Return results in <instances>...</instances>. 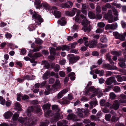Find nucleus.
I'll use <instances>...</instances> for the list:
<instances>
[{
    "label": "nucleus",
    "instance_id": "1",
    "mask_svg": "<svg viewBox=\"0 0 126 126\" xmlns=\"http://www.w3.org/2000/svg\"><path fill=\"white\" fill-rule=\"evenodd\" d=\"M30 13L32 15V17L34 19H36L40 22H43V20L41 18V16L38 14L37 12H36L33 11L32 9H30L29 11Z\"/></svg>",
    "mask_w": 126,
    "mask_h": 126
},
{
    "label": "nucleus",
    "instance_id": "2",
    "mask_svg": "<svg viewBox=\"0 0 126 126\" xmlns=\"http://www.w3.org/2000/svg\"><path fill=\"white\" fill-rule=\"evenodd\" d=\"M88 38L87 37H83V38H80L77 41L78 43L80 44H82L83 43V41L84 42V45L86 47H88L89 46V44L88 41Z\"/></svg>",
    "mask_w": 126,
    "mask_h": 126
},
{
    "label": "nucleus",
    "instance_id": "3",
    "mask_svg": "<svg viewBox=\"0 0 126 126\" xmlns=\"http://www.w3.org/2000/svg\"><path fill=\"white\" fill-rule=\"evenodd\" d=\"M34 120L32 119L31 118L27 119L25 122L24 124L25 126H32L35 123Z\"/></svg>",
    "mask_w": 126,
    "mask_h": 126
},
{
    "label": "nucleus",
    "instance_id": "4",
    "mask_svg": "<svg viewBox=\"0 0 126 126\" xmlns=\"http://www.w3.org/2000/svg\"><path fill=\"white\" fill-rule=\"evenodd\" d=\"M94 93L92 94L91 96V98L94 97L96 94L98 95V98L100 97L103 95V94L102 93V90L99 89H96Z\"/></svg>",
    "mask_w": 126,
    "mask_h": 126
},
{
    "label": "nucleus",
    "instance_id": "5",
    "mask_svg": "<svg viewBox=\"0 0 126 126\" xmlns=\"http://www.w3.org/2000/svg\"><path fill=\"white\" fill-rule=\"evenodd\" d=\"M70 57L69 62L71 63H73L76 62L79 59V57L75 56L74 55L71 54L70 55Z\"/></svg>",
    "mask_w": 126,
    "mask_h": 126
},
{
    "label": "nucleus",
    "instance_id": "6",
    "mask_svg": "<svg viewBox=\"0 0 126 126\" xmlns=\"http://www.w3.org/2000/svg\"><path fill=\"white\" fill-rule=\"evenodd\" d=\"M68 91L67 88L64 89L60 92L57 95L56 97L57 99H60L63 96V94L66 93Z\"/></svg>",
    "mask_w": 126,
    "mask_h": 126
},
{
    "label": "nucleus",
    "instance_id": "7",
    "mask_svg": "<svg viewBox=\"0 0 126 126\" xmlns=\"http://www.w3.org/2000/svg\"><path fill=\"white\" fill-rule=\"evenodd\" d=\"M120 105L119 101L118 100H116L114 101L113 105L110 107V108L117 110L119 108Z\"/></svg>",
    "mask_w": 126,
    "mask_h": 126
},
{
    "label": "nucleus",
    "instance_id": "8",
    "mask_svg": "<svg viewBox=\"0 0 126 126\" xmlns=\"http://www.w3.org/2000/svg\"><path fill=\"white\" fill-rule=\"evenodd\" d=\"M118 60L119 61L118 63L119 66L122 67H125L126 65L125 63V59L122 58H120L118 59Z\"/></svg>",
    "mask_w": 126,
    "mask_h": 126
},
{
    "label": "nucleus",
    "instance_id": "9",
    "mask_svg": "<svg viewBox=\"0 0 126 126\" xmlns=\"http://www.w3.org/2000/svg\"><path fill=\"white\" fill-rule=\"evenodd\" d=\"M117 23H113L111 25L108 24L105 27L106 30H108L109 29L114 30L116 29L117 27Z\"/></svg>",
    "mask_w": 126,
    "mask_h": 126
},
{
    "label": "nucleus",
    "instance_id": "10",
    "mask_svg": "<svg viewBox=\"0 0 126 126\" xmlns=\"http://www.w3.org/2000/svg\"><path fill=\"white\" fill-rule=\"evenodd\" d=\"M77 118L76 115L73 113H69L67 116V119L69 120H71L73 121H76Z\"/></svg>",
    "mask_w": 126,
    "mask_h": 126
},
{
    "label": "nucleus",
    "instance_id": "11",
    "mask_svg": "<svg viewBox=\"0 0 126 126\" xmlns=\"http://www.w3.org/2000/svg\"><path fill=\"white\" fill-rule=\"evenodd\" d=\"M115 78L112 76L108 78L106 81V83L108 85H110L112 83H114L115 80Z\"/></svg>",
    "mask_w": 126,
    "mask_h": 126
},
{
    "label": "nucleus",
    "instance_id": "12",
    "mask_svg": "<svg viewBox=\"0 0 126 126\" xmlns=\"http://www.w3.org/2000/svg\"><path fill=\"white\" fill-rule=\"evenodd\" d=\"M96 89L94 88L93 86H92L90 87L87 90H85V93L88 95H89L90 94V93H89L90 91L92 92L93 94H94V93Z\"/></svg>",
    "mask_w": 126,
    "mask_h": 126
},
{
    "label": "nucleus",
    "instance_id": "13",
    "mask_svg": "<svg viewBox=\"0 0 126 126\" xmlns=\"http://www.w3.org/2000/svg\"><path fill=\"white\" fill-rule=\"evenodd\" d=\"M102 67L104 68H105L109 70H111L112 69H116L117 67L116 66H113V68L112 69L110 65L108 63H104L102 65Z\"/></svg>",
    "mask_w": 126,
    "mask_h": 126
},
{
    "label": "nucleus",
    "instance_id": "14",
    "mask_svg": "<svg viewBox=\"0 0 126 126\" xmlns=\"http://www.w3.org/2000/svg\"><path fill=\"white\" fill-rule=\"evenodd\" d=\"M60 103L62 104H68L69 103V101L67 100V99L66 97H64L59 101Z\"/></svg>",
    "mask_w": 126,
    "mask_h": 126
},
{
    "label": "nucleus",
    "instance_id": "15",
    "mask_svg": "<svg viewBox=\"0 0 126 126\" xmlns=\"http://www.w3.org/2000/svg\"><path fill=\"white\" fill-rule=\"evenodd\" d=\"M89 47L90 48L94 47L96 45L97 42L96 40L93 39L89 42Z\"/></svg>",
    "mask_w": 126,
    "mask_h": 126
},
{
    "label": "nucleus",
    "instance_id": "16",
    "mask_svg": "<svg viewBox=\"0 0 126 126\" xmlns=\"http://www.w3.org/2000/svg\"><path fill=\"white\" fill-rule=\"evenodd\" d=\"M89 108L91 109L93 108V106L95 107L97 105V101L96 100L93 101L89 102Z\"/></svg>",
    "mask_w": 126,
    "mask_h": 126
},
{
    "label": "nucleus",
    "instance_id": "17",
    "mask_svg": "<svg viewBox=\"0 0 126 126\" xmlns=\"http://www.w3.org/2000/svg\"><path fill=\"white\" fill-rule=\"evenodd\" d=\"M120 97L122 99L119 100L120 102L122 103H126V95L124 94H121L120 95Z\"/></svg>",
    "mask_w": 126,
    "mask_h": 126
},
{
    "label": "nucleus",
    "instance_id": "18",
    "mask_svg": "<svg viewBox=\"0 0 126 126\" xmlns=\"http://www.w3.org/2000/svg\"><path fill=\"white\" fill-rule=\"evenodd\" d=\"M58 22L59 24L61 26L64 25L66 23L65 18L64 17H62L60 20L58 21Z\"/></svg>",
    "mask_w": 126,
    "mask_h": 126
},
{
    "label": "nucleus",
    "instance_id": "19",
    "mask_svg": "<svg viewBox=\"0 0 126 126\" xmlns=\"http://www.w3.org/2000/svg\"><path fill=\"white\" fill-rule=\"evenodd\" d=\"M82 28L85 32H89L91 30V27L90 25L84 26Z\"/></svg>",
    "mask_w": 126,
    "mask_h": 126
},
{
    "label": "nucleus",
    "instance_id": "20",
    "mask_svg": "<svg viewBox=\"0 0 126 126\" xmlns=\"http://www.w3.org/2000/svg\"><path fill=\"white\" fill-rule=\"evenodd\" d=\"M12 115L13 113L11 112L8 111L5 113L4 116L5 118L8 119L10 118Z\"/></svg>",
    "mask_w": 126,
    "mask_h": 126
},
{
    "label": "nucleus",
    "instance_id": "21",
    "mask_svg": "<svg viewBox=\"0 0 126 126\" xmlns=\"http://www.w3.org/2000/svg\"><path fill=\"white\" fill-rule=\"evenodd\" d=\"M84 111V110L83 109H79L78 110V112L77 115L79 117L82 118L83 116V113Z\"/></svg>",
    "mask_w": 126,
    "mask_h": 126
},
{
    "label": "nucleus",
    "instance_id": "22",
    "mask_svg": "<svg viewBox=\"0 0 126 126\" xmlns=\"http://www.w3.org/2000/svg\"><path fill=\"white\" fill-rule=\"evenodd\" d=\"M111 53L113 55H116L117 56H120L122 54L121 52L120 51H112Z\"/></svg>",
    "mask_w": 126,
    "mask_h": 126
},
{
    "label": "nucleus",
    "instance_id": "23",
    "mask_svg": "<svg viewBox=\"0 0 126 126\" xmlns=\"http://www.w3.org/2000/svg\"><path fill=\"white\" fill-rule=\"evenodd\" d=\"M33 110V108L32 106H31L30 108H29L27 109V114L28 116H31V112Z\"/></svg>",
    "mask_w": 126,
    "mask_h": 126
},
{
    "label": "nucleus",
    "instance_id": "24",
    "mask_svg": "<svg viewBox=\"0 0 126 126\" xmlns=\"http://www.w3.org/2000/svg\"><path fill=\"white\" fill-rule=\"evenodd\" d=\"M52 108L53 110L56 112H58L60 111L58 105H53L52 106Z\"/></svg>",
    "mask_w": 126,
    "mask_h": 126
},
{
    "label": "nucleus",
    "instance_id": "25",
    "mask_svg": "<svg viewBox=\"0 0 126 126\" xmlns=\"http://www.w3.org/2000/svg\"><path fill=\"white\" fill-rule=\"evenodd\" d=\"M54 15L56 18H59L61 16V13L60 12L56 10L54 11Z\"/></svg>",
    "mask_w": 126,
    "mask_h": 126
},
{
    "label": "nucleus",
    "instance_id": "26",
    "mask_svg": "<svg viewBox=\"0 0 126 126\" xmlns=\"http://www.w3.org/2000/svg\"><path fill=\"white\" fill-rule=\"evenodd\" d=\"M112 16V11L111 10H108V14H105V17L107 19H108L110 16L111 17Z\"/></svg>",
    "mask_w": 126,
    "mask_h": 126
},
{
    "label": "nucleus",
    "instance_id": "27",
    "mask_svg": "<svg viewBox=\"0 0 126 126\" xmlns=\"http://www.w3.org/2000/svg\"><path fill=\"white\" fill-rule=\"evenodd\" d=\"M49 71H46L43 75V78L44 79H47L49 78Z\"/></svg>",
    "mask_w": 126,
    "mask_h": 126
},
{
    "label": "nucleus",
    "instance_id": "28",
    "mask_svg": "<svg viewBox=\"0 0 126 126\" xmlns=\"http://www.w3.org/2000/svg\"><path fill=\"white\" fill-rule=\"evenodd\" d=\"M75 74L74 72H71L68 75V77L71 80H74L75 79Z\"/></svg>",
    "mask_w": 126,
    "mask_h": 126
},
{
    "label": "nucleus",
    "instance_id": "29",
    "mask_svg": "<svg viewBox=\"0 0 126 126\" xmlns=\"http://www.w3.org/2000/svg\"><path fill=\"white\" fill-rule=\"evenodd\" d=\"M50 107V105L48 104H46L42 106L43 109L45 111L47 110H49V109Z\"/></svg>",
    "mask_w": 126,
    "mask_h": 126
},
{
    "label": "nucleus",
    "instance_id": "30",
    "mask_svg": "<svg viewBox=\"0 0 126 126\" xmlns=\"http://www.w3.org/2000/svg\"><path fill=\"white\" fill-rule=\"evenodd\" d=\"M82 22L84 26L90 25L89 24L90 22L87 20L86 18H84L82 20Z\"/></svg>",
    "mask_w": 126,
    "mask_h": 126
},
{
    "label": "nucleus",
    "instance_id": "31",
    "mask_svg": "<svg viewBox=\"0 0 126 126\" xmlns=\"http://www.w3.org/2000/svg\"><path fill=\"white\" fill-rule=\"evenodd\" d=\"M26 120V118H23L19 117L18 119V121L22 124L24 123L25 122Z\"/></svg>",
    "mask_w": 126,
    "mask_h": 126
},
{
    "label": "nucleus",
    "instance_id": "32",
    "mask_svg": "<svg viewBox=\"0 0 126 126\" xmlns=\"http://www.w3.org/2000/svg\"><path fill=\"white\" fill-rule=\"evenodd\" d=\"M95 73L96 74H99L100 76H102L103 75L104 71L103 70H97L95 71Z\"/></svg>",
    "mask_w": 126,
    "mask_h": 126
},
{
    "label": "nucleus",
    "instance_id": "33",
    "mask_svg": "<svg viewBox=\"0 0 126 126\" xmlns=\"http://www.w3.org/2000/svg\"><path fill=\"white\" fill-rule=\"evenodd\" d=\"M88 16L91 19H94L95 17V15L92 11H90L88 12Z\"/></svg>",
    "mask_w": 126,
    "mask_h": 126
},
{
    "label": "nucleus",
    "instance_id": "34",
    "mask_svg": "<svg viewBox=\"0 0 126 126\" xmlns=\"http://www.w3.org/2000/svg\"><path fill=\"white\" fill-rule=\"evenodd\" d=\"M60 114L59 113L57 112L55 113L54 115V119L56 121L58 120L59 119L61 118L60 116Z\"/></svg>",
    "mask_w": 126,
    "mask_h": 126
},
{
    "label": "nucleus",
    "instance_id": "35",
    "mask_svg": "<svg viewBox=\"0 0 126 126\" xmlns=\"http://www.w3.org/2000/svg\"><path fill=\"white\" fill-rule=\"evenodd\" d=\"M60 86H58L55 84L52 85V87L51 88V90L55 92H56L59 88Z\"/></svg>",
    "mask_w": 126,
    "mask_h": 126
},
{
    "label": "nucleus",
    "instance_id": "36",
    "mask_svg": "<svg viewBox=\"0 0 126 126\" xmlns=\"http://www.w3.org/2000/svg\"><path fill=\"white\" fill-rule=\"evenodd\" d=\"M40 8L43 7L46 9H48L49 7L48 5L46 3H43L40 6Z\"/></svg>",
    "mask_w": 126,
    "mask_h": 126
},
{
    "label": "nucleus",
    "instance_id": "37",
    "mask_svg": "<svg viewBox=\"0 0 126 126\" xmlns=\"http://www.w3.org/2000/svg\"><path fill=\"white\" fill-rule=\"evenodd\" d=\"M49 76H54L56 78H58L59 76L58 74L55 73L54 72L52 71L50 72L49 71Z\"/></svg>",
    "mask_w": 126,
    "mask_h": 126
},
{
    "label": "nucleus",
    "instance_id": "38",
    "mask_svg": "<svg viewBox=\"0 0 126 126\" xmlns=\"http://www.w3.org/2000/svg\"><path fill=\"white\" fill-rule=\"evenodd\" d=\"M19 114L18 113H15L13 115L12 119L14 121H16L18 119Z\"/></svg>",
    "mask_w": 126,
    "mask_h": 126
},
{
    "label": "nucleus",
    "instance_id": "39",
    "mask_svg": "<svg viewBox=\"0 0 126 126\" xmlns=\"http://www.w3.org/2000/svg\"><path fill=\"white\" fill-rule=\"evenodd\" d=\"M45 116L46 117H48L50 115L52 114V112L50 110H48L45 111Z\"/></svg>",
    "mask_w": 126,
    "mask_h": 126
},
{
    "label": "nucleus",
    "instance_id": "40",
    "mask_svg": "<svg viewBox=\"0 0 126 126\" xmlns=\"http://www.w3.org/2000/svg\"><path fill=\"white\" fill-rule=\"evenodd\" d=\"M117 39H119L121 41H124L125 40V37L123 34H119L118 37H117Z\"/></svg>",
    "mask_w": 126,
    "mask_h": 126
},
{
    "label": "nucleus",
    "instance_id": "41",
    "mask_svg": "<svg viewBox=\"0 0 126 126\" xmlns=\"http://www.w3.org/2000/svg\"><path fill=\"white\" fill-rule=\"evenodd\" d=\"M60 7L63 8H67L70 7V6L67 4L66 3L61 4L60 5Z\"/></svg>",
    "mask_w": 126,
    "mask_h": 126
},
{
    "label": "nucleus",
    "instance_id": "42",
    "mask_svg": "<svg viewBox=\"0 0 126 126\" xmlns=\"http://www.w3.org/2000/svg\"><path fill=\"white\" fill-rule=\"evenodd\" d=\"M77 10L75 8H74L70 11L71 16H73L75 14L76 12L77 11Z\"/></svg>",
    "mask_w": 126,
    "mask_h": 126
},
{
    "label": "nucleus",
    "instance_id": "43",
    "mask_svg": "<svg viewBox=\"0 0 126 126\" xmlns=\"http://www.w3.org/2000/svg\"><path fill=\"white\" fill-rule=\"evenodd\" d=\"M110 98L112 100L114 99L116 97V95L113 92H111L110 94Z\"/></svg>",
    "mask_w": 126,
    "mask_h": 126
},
{
    "label": "nucleus",
    "instance_id": "44",
    "mask_svg": "<svg viewBox=\"0 0 126 126\" xmlns=\"http://www.w3.org/2000/svg\"><path fill=\"white\" fill-rule=\"evenodd\" d=\"M113 90L115 92L117 93L120 92L121 89L120 87L118 86H115L114 87Z\"/></svg>",
    "mask_w": 126,
    "mask_h": 126
},
{
    "label": "nucleus",
    "instance_id": "45",
    "mask_svg": "<svg viewBox=\"0 0 126 126\" xmlns=\"http://www.w3.org/2000/svg\"><path fill=\"white\" fill-rule=\"evenodd\" d=\"M36 110L35 111V112L37 113H38L41 111V109L39 107V106H36L35 107Z\"/></svg>",
    "mask_w": 126,
    "mask_h": 126
},
{
    "label": "nucleus",
    "instance_id": "46",
    "mask_svg": "<svg viewBox=\"0 0 126 126\" xmlns=\"http://www.w3.org/2000/svg\"><path fill=\"white\" fill-rule=\"evenodd\" d=\"M111 117L110 114H107L105 116V119L107 121H110Z\"/></svg>",
    "mask_w": 126,
    "mask_h": 126
},
{
    "label": "nucleus",
    "instance_id": "47",
    "mask_svg": "<svg viewBox=\"0 0 126 126\" xmlns=\"http://www.w3.org/2000/svg\"><path fill=\"white\" fill-rule=\"evenodd\" d=\"M116 78L117 79V81L119 82H121L123 81L122 77L120 75H117L116 76Z\"/></svg>",
    "mask_w": 126,
    "mask_h": 126
},
{
    "label": "nucleus",
    "instance_id": "48",
    "mask_svg": "<svg viewBox=\"0 0 126 126\" xmlns=\"http://www.w3.org/2000/svg\"><path fill=\"white\" fill-rule=\"evenodd\" d=\"M60 68V67L59 65L58 64L56 65L54 67V69L55 72H58Z\"/></svg>",
    "mask_w": 126,
    "mask_h": 126
},
{
    "label": "nucleus",
    "instance_id": "49",
    "mask_svg": "<svg viewBox=\"0 0 126 126\" xmlns=\"http://www.w3.org/2000/svg\"><path fill=\"white\" fill-rule=\"evenodd\" d=\"M5 100L3 98V97L1 96H0V103L2 105L5 104Z\"/></svg>",
    "mask_w": 126,
    "mask_h": 126
},
{
    "label": "nucleus",
    "instance_id": "50",
    "mask_svg": "<svg viewBox=\"0 0 126 126\" xmlns=\"http://www.w3.org/2000/svg\"><path fill=\"white\" fill-rule=\"evenodd\" d=\"M35 42L37 44L41 45L43 43V41L39 38H37L35 40Z\"/></svg>",
    "mask_w": 126,
    "mask_h": 126
},
{
    "label": "nucleus",
    "instance_id": "51",
    "mask_svg": "<svg viewBox=\"0 0 126 126\" xmlns=\"http://www.w3.org/2000/svg\"><path fill=\"white\" fill-rule=\"evenodd\" d=\"M91 119L93 120H95L96 121H99V117H96L94 115H92L90 116Z\"/></svg>",
    "mask_w": 126,
    "mask_h": 126
},
{
    "label": "nucleus",
    "instance_id": "52",
    "mask_svg": "<svg viewBox=\"0 0 126 126\" xmlns=\"http://www.w3.org/2000/svg\"><path fill=\"white\" fill-rule=\"evenodd\" d=\"M118 120V117L116 118V117L115 116H112L111 119V121L112 122H114L115 121H116Z\"/></svg>",
    "mask_w": 126,
    "mask_h": 126
},
{
    "label": "nucleus",
    "instance_id": "53",
    "mask_svg": "<svg viewBox=\"0 0 126 126\" xmlns=\"http://www.w3.org/2000/svg\"><path fill=\"white\" fill-rule=\"evenodd\" d=\"M15 106L19 110H21V106L20 104L18 102H16L15 104Z\"/></svg>",
    "mask_w": 126,
    "mask_h": 126
},
{
    "label": "nucleus",
    "instance_id": "54",
    "mask_svg": "<svg viewBox=\"0 0 126 126\" xmlns=\"http://www.w3.org/2000/svg\"><path fill=\"white\" fill-rule=\"evenodd\" d=\"M112 4L115 6L117 8L120 9L121 7V5L120 4L116 3H113Z\"/></svg>",
    "mask_w": 126,
    "mask_h": 126
},
{
    "label": "nucleus",
    "instance_id": "55",
    "mask_svg": "<svg viewBox=\"0 0 126 126\" xmlns=\"http://www.w3.org/2000/svg\"><path fill=\"white\" fill-rule=\"evenodd\" d=\"M44 66L47 69H48L50 67V65L49 63L45 61Z\"/></svg>",
    "mask_w": 126,
    "mask_h": 126
},
{
    "label": "nucleus",
    "instance_id": "56",
    "mask_svg": "<svg viewBox=\"0 0 126 126\" xmlns=\"http://www.w3.org/2000/svg\"><path fill=\"white\" fill-rule=\"evenodd\" d=\"M59 74L62 77H64L65 76V74L64 72L62 71H60L59 72Z\"/></svg>",
    "mask_w": 126,
    "mask_h": 126
},
{
    "label": "nucleus",
    "instance_id": "57",
    "mask_svg": "<svg viewBox=\"0 0 126 126\" xmlns=\"http://www.w3.org/2000/svg\"><path fill=\"white\" fill-rule=\"evenodd\" d=\"M49 124V122L48 121H47L45 122H42L41 123L40 126H47Z\"/></svg>",
    "mask_w": 126,
    "mask_h": 126
},
{
    "label": "nucleus",
    "instance_id": "58",
    "mask_svg": "<svg viewBox=\"0 0 126 126\" xmlns=\"http://www.w3.org/2000/svg\"><path fill=\"white\" fill-rule=\"evenodd\" d=\"M50 53L53 54H55L56 53L55 49L53 47L51 48L50 50Z\"/></svg>",
    "mask_w": 126,
    "mask_h": 126
},
{
    "label": "nucleus",
    "instance_id": "59",
    "mask_svg": "<svg viewBox=\"0 0 126 126\" xmlns=\"http://www.w3.org/2000/svg\"><path fill=\"white\" fill-rule=\"evenodd\" d=\"M97 25L99 27L103 28L105 26V25L103 23L100 22L98 23Z\"/></svg>",
    "mask_w": 126,
    "mask_h": 126
},
{
    "label": "nucleus",
    "instance_id": "60",
    "mask_svg": "<svg viewBox=\"0 0 126 126\" xmlns=\"http://www.w3.org/2000/svg\"><path fill=\"white\" fill-rule=\"evenodd\" d=\"M103 30L101 28H98L95 31V32L97 33H101L103 31Z\"/></svg>",
    "mask_w": 126,
    "mask_h": 126
},
{
    "label": "nucleus",
    "instance_id": "61",
    "mask_svg": "<svg viewBox=\"0 0 126 126\" xmlns=\"http://www.w3.org/2000/svg\"><path fill=\"white\" fill-rule=\"evenodd\" d=\"M113 12L114 15L116 16H118V12L117 10L115 8H114L113 9Z\"/></svg>",
    "mask_w": 126,
    "mask_h": 126
},
{
    "label": "nucleus",
    "instance_id": "62",
    "mask_svg": "<svg viewBox=\"0 0 126 126\" xmlns=\"http://www.w3.org/2000/svg\"><path fill=\"white\" fill-rule=\"evenodd\" d=\"M54 81L55 80L53 78H51L49 79L48 82L49 84H52L54 82Z\"/></svg>",
    "mask_w": 126,
    "mask_h": 126
},
{
    "label": "nucleus",
    "instance_id": "63",
    "mask_svg": "<svg viewBox=\"0 0 126 126\" xmlns=\"http://www.w3.org/2000/svg\"><path fill=\"white\" fill-rule=\"evenodd\" d=\"M41 56V54L39 53H35L33 55V58H36L40 57Z\"/></svg>",
    "mask_w": 126,
    "mask_h": 126
},
{
    "label": "nucleus",
    "instance_id": "64",
    "mask_svg": "<svg viewBox=\"0 0 126 126\" xmlns=\"http://www.w3.org/2000/svg\"><path fill=\"white\" fill-rule=\"evenodd\" d=\"M57 126H68L67 125H63V123L61 122H58L57 123Z\"/></svg>",
    "mask_w": 126,
    "mask_h": 126
}]
</instances>
